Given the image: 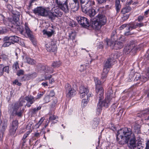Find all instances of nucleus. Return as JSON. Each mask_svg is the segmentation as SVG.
Segmentation results:
<instances>
[{
  "instance_id": "nucleus-40",
  "label": "nucleus",
  "mask_w": 149,
  "mask_h": 149,
  "mask_svg": "<svg viewBox=\"0 0 149 149\" xmlns=\"http://www.w3.org/2000/svg\"><path fill=\"white\" fill-rule=\"evenodd\" d=\"M109 68H106L104 66L102 74L107 75L109 71Z\"/></svg>"
},
{
  "instance_id": "nucleus-14",
  "label": "nucleus",
  "mask_w": 149,
  "mask_h": 149,
  "mask_svg": "<svg viewBox=\"0 0 149 149\" xmlns=\"http://www.w3.org/2000/svg\"><path fill=\"white\" fill-rule=\"evenodd\" d=\"M91 22L92 27L93 29L96 30L100 29L101 27L103 25H102V24H101L95 18L93 19L92 20Z\"/></svg>"
},
{
  "instance_id": "nucleus-25",
  "label": "nucleus",
  "mask_w": 149,
  "mask_h": 149,
  "mask_svg": "<svg viewBox=\"0 0 149 149\" xmlns=\"http://www.w3.org/2000/svg\"><path fill=\"white\" fill-rule=\"evenodd\" d=\"M19 20V19L18 16L17 17L15 16L13 17L12 23L16 26H19L20 25Z\"/></svg>"
},
{
  "instance_id": "nucleus-8",
  "label": "nucleus",
  "mask_w": 149,
  "mask_h": 149,
  "mask_svg": "<svg viewBox=\"0 0 149 149\" xmlns=\"http://www.w3.org/2000/svg\"><path fill=\"white\" fill-rule=\"evenodd\" d=\"M49 9L43 7H38L33 10V12L36 15L42 17H49Z\"/></svg>"
},
{
  "instance_id": "nucleus-18",
  "label": "nucleus",
  "mask_w": 149,
  "mask_h": 149,
  "mask_svg": "<svg viewBox=\"0 0 149 149\" xmlns=\"http://www.w3.org/2000/svg\"><path fill=\"white\" fill-rule=\"evenodd\" d=\"M4 43L3 44V46L4 47H8L12 43L10 36L5 37L3 39Z\"/></svg>"
},
{
  "instance_id": "nucleus-6",
  "label": "nucleus",
  "mask_w": 149,
  "mask_h": 149,
  "mask_svg": "<svg viewBox=\"0 0 149 149\" xmlns=\"http://www.w3.org/2000/svg\"><path fill=\"white\" fill-rule=\"evenodd\" d=\"M90 3L87 5L81 4L82 10L83 12L87 13L90 17L94 16L99 11V8H96L95 9H90L88 8L90 7Z\"/></svg>"
},
{
  "instance_id": "nucleus-34",
  "label": "nucleus",
  "mask_w": 149,
  "mask_h": 149,
  "mask_svg": "<svg viewBox=\"0 0 149 149\" xmlns=\"http://www.w3.org/2000/svg\"><path fill=\"white\" fill-rule=\"evenodd\" d=\"M43 33L44 35L46 34L48 37L51 36L54 33L53 30H51V31H47L46 30H44L43 31Z\"/></svg>"
},
{
  "instance_id": "nucleus-47",
  "label": "nucleus",
  "mask_w": 149,
  "mask_h": 149,
  "mask_svg": "<svg viewBox=\"0 0 149 149\" xmlns=\"http://www.w3.org/2000/svg\"><path fill=\"white\" fill-rule=\"evenodd\" d=\"M103 47V43L102 42H99L97 45V47L98 49H102Z\"/></svg>"
},
{
  "instance_id": "nucleus-13",
  "label": "nucleus",
  "mask_w": 149,
  "mask_h": 149,
  "mask_svg": "<svg viewBox=\"0 0 149 149\" xmlns=\"http://www.w3.org/2000/svg\"><path fill=\"white\" fill-rule=\"evenodd\" d=\"M88 92L89 90L87 87L81 86L80 87L79 89L80 97L81 98H83L86 96V95H87Z\"/></svg>"
},
{
  "instance_id": "nucleus-51",
  "label": "nucleus",
  "mask_w": 149,
  "mask_h": 149,
  "mask_svg": "<svg viewBox=\"0 0 149 149\" xmlns=\"http://www.w3.org/2000/svg\"><path fill=\"white\" fill-rule=\"evenodd\" d=\"M147 80V79L146 77L144 76H142L140 78V80L143 82H145Z\"/></svg>"
},
{
  "instance_id": "nucleus-54",
  "label": "nucleus",
  "mask_w": 149,
  "mask_h": 149,
  "mask_svg": "<svg viewBox=\"0 0 149 149\" xmlns=\"http://www.w3.org/2000/svg\"><path fill=\"white\" fill-rule=\"evenodd\" d=\"M56 103L57 101L56 100L53 101L50 105L51 107L54 108L56 106Z\"/></svg>"
},
{
  "instance_id": "nucleus-58",
  "label": "nucleus",
  "mask_w": 149,
  "mask_h": 149,
  "mask_svg": "<svg viewBox=\"0 0 149 149\" xmlns=\"http://www.w3.org/2000/svg\"><path fill=\"white\" fill-rule=\"evenodd\" d=\"M41 134V132H36L34 134V137H35L38 138L40 137Z\"/></svg>"
},
{
  "instance_id": "nucleus-39",
  "label": "nucleus",
  "mask_w": 149,
  "mask_h": 149,
  "mask_svg": "<svg viewBox=\"0 0 149 149\" xmlns=\"http://www.w3.org/2000/svg\"><path fill=\"white\" fill-rule=\"evenodd\" d=\"M61 65V63L60 62L56 61L53 62L52 65L53 68H55L59 67Z\"/></svg>"
},
{
  "instance_id": "nucleus-1",
  "label": "nucleus",
  "mask_w": 149,
  "mask_h": 149,
  "mask_svg": "<svg viewBox=\"0 0 149 149\" xmlns=\"http://www.w3.org/2000/svg\"><path fill=\"white\" fill-rule=\"evenodd\" d=\"M117 139L119 143L121 145L127 143L130 139L129 147L131 148L136 149L135 136L132 133L130 129L125 127L119 130L118 132Z\"/></svg>"
},
{
  "instance_id": "nucleus-64",
  "label": "nucleus",
  "mask_w": 149,
  "mask_h": 149,
  "mask_svg": "<svg viewBox=\"0 0 149 149\" xmlns=\"http://www.w3.org/2000/svg\"><path fill=\"white\" fill-rule=\"evenodd\" d=\"M3 132H0V140H1L2 139L3 135Z\"/></svg>"
},
{
  "instance_id": "nucleus-53",
  "label": "nucleus",
  "mask_w": 149,
  "mask_h": 149,
  "mask_svg": "<svg viewBox=\"0 0 149 149\" xmlns=\"http://www.w3.org/2000/svg\"><path fill=\"white\" fill-rule=\"evenodd\" d=\"M129 17V14L125 15L122 17V19L123 20H125L128 19Z\"/></svg>"
},
{
  "instance_id": "nucleus-60",
  "label": "nucleus",
  "mask_w": 149,
  "mask_h": 149,
  "mask_svg": "<svg viewBox=\"0 0 149 149\" xmlns=\"http://www.w3.org/2000/svg\"><path fill=\"white\" fill-rule=\"evenodd\" d=\"M13 84H14L17 85L19 86H20L21 85V84L17 80H15L14 81H13Z\"/></svg>"
},
{
  "instance_id": "nucleus-57",
  "label": "nucleus",
  "mask_w": 149,
  "mask_h": 149,
  "mask_svg": "<svg viewBox=\"0 0 149 149\" xmlns=\"http://www.w3.org/2000/svg\"><path fill=\"white\" fill-rule=\"evenodd\" d=\"M48 95H49L50 97H52L54 96L55 95V93L53 91H51L50 92L49 94Z\"/></svg>"
},
{
  "instance_id": "nucleus-22",
  "label": "nucleus",
  "mask_w": 149,
  "mask_h": 149,
  "mask_svg": "<svg viewBox=\"0 0 149 149\" xmlns=\"http://www.w3.org/2000/svg\"><path fill=\"white\" fill-rule=\"evenodd\" d=\"M133 45H127L125 47L124 49V52L127 54L129 53L133 49Z\"/></svg>"
},
{
  "instance_id": "nucleus-28",
  "label": "nucleus",
  "mask_w": 149,
  "mask_h": 149,
  "mask_svg": "<svg viewBox=\"0 0 149 149\" xmlns=\"http://www.w3.org/2000/svg\"><path fill=\"white\" fill-rule=\"evenodd\" d=\"M19 69L18 63L17 61H16L14 63L13 65V70L14 72H16Z\"/></svg>"
},
{
  "instance_id": "nucleus-59",
  "label": "nucleus",
  "mask_w": 149,
  "mask_h": 149,
  "mask_svg": "<svg viewBox=\"0 0 149 149\" xmlns=\"http://www.w3.org/2000/svg\"><path fill=\"white\" fill-rule=\"evenodd\" d=\"M9 67L8 66H6L5 67H3V71L7 72L8 73L9 71Z\"/></svg>"
},
{
  "instance_id": "nucleus-35",
  "label": "nucleus",
  "mask_w": 149,
  "mask_h": 149,
  "mask_svg": "<svg viewBox=\"0 0 149 149\" xmlns=\"http://www.w3.org/2000/svg\"><path fill=\"white\" fill-rule=\"evenodd\" d=\"M52 77V75H50L48 76H47L46 75H45V80H49V83L50 84H52L54 82V80L53 78H52V79H50Z\"/></svg>"
},
{
  "instance_id": "nucleus-3",
  "label": "nucleus",
  "mask_w": 149,
  "mask_h": 149,
  "mask_svg": "<svg viewBox=\"0 0 149 149\" xmlns=\"http://www.w3.org/2000/svg\"><path fill=\"white\" fill-rule=\"evenodd\" d=\"M141 125L138 124L136 123L134 126V133L136 134L137 141L136 149H142L144 147L143 139L142 137L143 134L141 133L140 131Z\"/></svg>"
},
{
  "instance_id": "nucleus-43",
  "label": "nucleus",
  "mask_w": 149,
  "mask_h": 149,
  "mask_svg": "<svg viewBox=\"0 0 149 149\" xmlns=\"http://www.w3.org/2000/svg\"><path fill=\"white\" fill-rule=\"evenodd\" d=\"M16 72H17V75L18 76H19L24 74V71L22 70H18Z\"/></svg>"
},
{
  "instance_id": "nucleus-27",
  "label": "nucleus",
  "mask_w": 149,
  "mask_h": 149,
  "mask_svg": "<svg viewBox=\"0 0 149 149\" xmlns=\"http://www.w3.org/2000/svg\"><path fill=\"white\" fill-rule=\"evenodd\" d=\"M7 127L6 122H1L0 124V132H4Z\"/></svg>"
},
{
  "instance_id": "nucleus-41",
  "label": "nucleus",
  "mask_w": 149,
  "mask_h": 149,
  "mask_svg": "<svg viewBox=\"0 0 149 149\" xmlns=\"http://www.w3.org/2000/svg\"><path fill=\"white\" fill-rule=\"evenodd\" d=\"M32 132V130H30L26 132V133L24 134L23 136L22 140H24Z\"/></svg>"
},
{
  "instance_id": "nucleus-61",
  "label": "nucleus",
  "mask_w": 149,
  "mask_h": 149,
  "mask_svg": "<svg viewBox=\"0 0 149 149\" xmlns=\"http://www.w3.org/2000/svg\"><path fill=\"white\" fill-rule=\"evenodd\" d=\"M44 93V92H42L41 93H38L37 95V98H40L41 97Z\"/></svg>"
},
{
  "instance_id": "nucleus-11",
  "label": "nucleus",
  "mask_w": 149,
  "mask_h": 149,
  "mask_svg": "<svg viewBox=\"0 0 149 149\" xmlns=\"http://www.w3.org/2000/svg\"><path fill=\"white\" fill-rule=\"evenodd\" d=\"M96 96L99 101L101 100L104 98V89L102 87L97 86L95 89Z\"/></svg>"
},
{
  "instance_id": "nucleus-23",
  "label": "nucleus",
  "mask_w": 149,
  "mask_h": 149,
  "mask_svg": "<svg viewBox=\"0 0 149 149\" xmlns=\"http://www.w3.org/2000/svg\"><path fill=\"white\" fill-rule=\"evenodd\" d=\"M79 7V3H74L70 5V8L72 11L75 12L77 10Z\"/></svg>"
},
{
  "instance_id": "nucleus-56",
  "label": "nucleus",
  "mask_w": 149,
  "mask_h": 149,
  "mask_svg": "<svg viewBox=\"0 0 149 149\" xmlns=\"http://www.w3.org/2000/svg\"><path fill=\"white\" fill-rule=\"evenodd\" d=\"M144 16H139L138 17V20L139 22H141L142 21V20L144 18Z\"/></svg>"
},
{
  "instance_id": "nucleus-26",
  "label": "nucleus",
  "mask_w": 149,
  "mask_h": 149,
  "mask_svg": "<svg viewBox=\"0 0 149 149\" xmlns=\"http://www.w3.org/2000/svg\"><path fill=\"white\" fill-rule=\"evenodd\" d=\"M44 71L45 73H47L48 74L52 73L54 72V70L52 68L47 66L45 67Z\"/></svg>"
},
{
  "instance_id": "nucleus-17",
  "label": "nucleus",
  "mask_w": 149,
  "mask_h": 149,
  "mask_svg": "<svg viewBox=\"0 0 149 149\" xmlns=\"http://www.w3.org/2000/svg\"><path fill=\"white\" fill-rule=\"evenodd\" d=\"M102 25H104L106 22V18L105 15L102 14H98L95 18Z\"/></svg>"
},
{
  "instance_id": "nucleus-2",
  "label": "nucleus",
  "mask_w": 149,
  "mask_h": 149,
  "mask_svg": "<svg viewBox=\"0 0 149 149\" xmlns=\"http://www.w3.org/2000/svg\"><path fill=\"white\" fill-rule=\"evenodd\" d=\"M36 100V98H35L31 95L26 97L25 98H22L21 101L19 104L18 103H15L13 107V114L18 116H21L24 110L23 109H21L20 107L23 105V103L25 102V100L27 102L26 106L28 107H29L31 106V104H32Z\"/></svg>"
},
{
  "instance_id": "nucleus-62",
  "label": "nucleus",
  "mask_w": 149,
  "mask_h": 149,
  "mask_svg": "<svg viewBox=\"0 0 149 149\" xmlns=\"http://www.w3.org/2000/svg\"><path fill=\"white\" fill-rule=\"evenodd\" d=\"M7 8L10 11H11L12 10V7L10 4H8L7 6Z\"/></svg>"
},
{
  "instance_id": "nucleus-38",
  "label": "nucleus",
  "mask_w": 149,
  "mask_h": 149,
  "mask_svg": "<svg viewBox=\"0 0 149 149\" xmlns=\"http://www.w3.org/2000/svg\"><path fill=\"white\" fill-rule=\"evenodd\" d=\"M129 26V25H126V24H123L120 27V30H122V29H124V28H125V27H126V26H127V28L126 29H127V30L128 31H127L125 32V34L127 35H129V32H128V31H129V30H130V29L131 28H130V29H128V26Z\"/></svg>"
},
{
  "instance_id": "nucleus-45",
  "label": "nucleus",
  "mask_w": 149,
  "mask_h": 149,
  "mask_svg": "<svg viewBox=\"0 0 149 149\" xmlns=\"http://www.w3.org/2000/svg\"><path fill=\"white\" fill-rule=\"evenodd\" d=\"M50 97L49 96V95H48L46 96L44 98V100L45 103H48L49 102L50 100Z\"/></svg>"
},
{
  "instance_id": "nucleus-63",
  "label": "nucleus",
  "mask_w": 149,
  "mask_h": 149,
  "mask_svg": "<svg viewBox=\"0 0 149 149\" xmlns=\"http://www.w3.org/2000/svg\"><path fill=\"white\" fill-rule=\"evenodd\" d=\"M87 95V100L88 101H89V98L92 96V94L91 93H88V92L87 95Z\"/></svg>"
},
{
  "instance_id": "nucleus-4",
  "label": "nucleus",
  "mask_w": 149,
  "mask_h": 149,
  "mask_svg": "<svg viewBox=\"0 0 149 149\" xmlns=\"http://www.w3.org/2000/svg\"><path fill=\"white\" fill-rule=\"evenodd\" d=\"M62 12L60 11L59 7L54 5L50 11L49 10V17L51 20H54L56 17H61Z\"/></svg>"
},
{
  "instance_id": "nucleus-31",
  "label": "nucleus",
  "mask_w": 149,
  "mask_h": 149,
  "mask_svg": "<svg viewBox=\"0 0 149 149\" xmlns=\"http://www.w3.org/2000/svg\"><path fill=\"white\" fill-rule=\"evenodd\" d=\"M76 36V33L75 31H72L69 34V40H74Z\"/></svg>"
},
{
  "instance_id": "nucleus-36",
  "label": "nucleus",
  "mask_w": 149,
  "mask_h": 149,
  "mask_svg": "<svg viewBox=\"0 0 149 149\" xmlns=\"http://www.w3.org/2000/svg\"><path fill=\"white\" fill-rule=\"evenodd\" d=\"M10 37L13 44L17 42L19 40V38L17 36H10Z\"/></svg>"
},
{
  "instance_id": "nucleus-5",
  "label": "nucleus",
  "mask_w": 149,
  "mask_h": 149,
  "mask_svg": "<svg viewBox=\"0 0 149 149\" xmlns=\"http://www.w3.org/2000/svg\"><path fill=\"white\" fill-rule=\"evenodd\" d=\"M113 39L114 38L112 36L111 40L107 41L105 42L106 43L107 45L114 46V48L115 49H117L121 48L123 46V40H122V38L120 37V39H118L117 41H116L114 42Z\"/></svg>"
},
{
  "instance_id": "nucleus-24",
  "label": "nucleus",
  "mask_w": 149,
  "mask_h": 149,
  "mask_svg": "<svg viewBox=\"0 0 149 149\" xmlns=\"http://www.w3.org/2000/svg\"><path fill=\"white\" fill-rule=\"evenodd\" d=\"M25 60L24 62L29 64L33 65L35 64L36 63V61L35 60L27 56H26Z\"/></svg>"
},
{
  "instance_id": "nucleus-21",
  "label": "nucleus",
  "mask_w": 149,
  "mask_h": 149,
  "mask_svg": "<svg viewBox=\"0 0 149 149\" xmlns=\"http://www.w3.org/2000/svg\"><path fill=\"white\" fill-rule=\"evenodd\" d=\"M114 62V59L111 58L108 59L106 61L104 66L110 68L111 66L113 64Z\"/></svg>"
},
{
  "instance_id": "nucleus-16",
  "label": "nucleus",
  "mask_w": 149,
  "mask_h": 149,
  "mask_svg": "<svg viewBox=\"0 0 149 149\" xmlns=\"http://www.w3.org/2000/svg\"><path fill=\"white\" fill-rule=\"evenodd\" d=\"M18 124V122H13L9 130L10 134L11 135H13L15 134L17 128Z\"/></svg>"
},
{
  "instance_id": "nucleus-20",
  "label": "nucleus",
  "mask_w": 149,
  "mask_h": 149,
  "mask_svg": "<svg viewBox=\"0 0 149 149\" xmlns=\"http://www.w3.org/2000/svg\"><path fill=\"white\" fill-rule=\"evenodd\" d=\"M59 7L60 9H61L65 13H68L69 11V8L68 6V3L66 1L64 2Z\"/></svg>"
},
{
  "instance_id": "nucleus-37",
  "label": "nucleus",
  "mask_w": 149,
  "mask_h": 149,
  "mask_svg": "<svg viewBox=\"0 0 149 149\" xmlns=\"http://www.w3.org/2000/svg\"><path fill=\"white\" fill-rule=\"evenodd\" d=\"M65 1L64 0H55V3H56L58 7H59Z\"/></svg>"
},
{
  "instance_id": "nucleus-7",
  "label": "nucleus",
  "mask_w": 149,
  "mask_h": 149,
  "mask_svg": "<svg viewBox=\"0 0 149 149\" xmlns=\"http://www.w3.org/2000/svg\"><path fill=\"white\" fill-rule=\"evenodd\" d=\"M112 91L111 90L108 91L107 93L106 97L104 100L102 102L99 101L98 105H100L102 107H107L110 104V102L112 97Z\"/></svg>"
},
{
  "instance_id": "nucleus-42",
  "label": "nucleus",
  "mask_w": 149,
  "mask_h": 149,
  "mask_svg": "<svg viewBox=\"0 0 149 149\" xmlns=\"http://www.w3.org/2000/svg\"><path fill=\"white\" fill-rule=\"evenodd\" d=\"M88 101L86 99L83 100L82 101L81 106L83 107H85L87 105Z\"/></svg>"
},
{
  "instance_id": "nucleus-29",
  "label": "nucleus",
  "mask_w": 149,
  "mask_h": 149,
  "mask_svg": "<svg viewBox=\"0 0 149 149\" xmlns=\"http://www.w3.org/2000/svg\"><path fill=\"white\" fill-rule=\"evenodd\" d=\"M143 26V23H136V24H135L133 26H128V29H130V28H131V29H135L137 27H141Z\"/></svg>"
},
{
  "instance_id": "nucleus-10",
  "label": "nucleus",
  "mask_w": 149,
  "mask_h": 149,
  "mask_svg": "<svg viewBox=\"0 0 149 149\" xmlns=\"http://www.w3.org/2000/svg\"><path fill=\"white\" fill-rule=\"evenodd\" d=\"M25 26L26 32V33L25 34H24V31L22 30V29L21 28L22 27L19 26V27L17 28V29H18L19 28V31L21 34L24 35L26 37L29 38L31 37V32L28 26V24L26 23L25 24Z\"/></svg>"
},
{
  "instance_id": "nucleus-52",
  "label": "nucleus",
  "mask_w": 149,
  "mask_h": 149,
  "mask_svg": "<svg viewBox=\"0 0 149 149\" xmlns=\"http://www.w3.org/2000/svg\"><path fill=\"white\" fill-rule=\"evenodd\" d=\"M141 78L139 74H136V77L134 79V81H137L138 80H140Z\"/></svg>"
},
{
  "instance_id": "nucleus-9",
  "label": "nucleus",
  "mask_w": 149,
  "mask_h": 149,
  "mask_svg": "<svg viewBox=\"0 0 149 149\" xmlns=\"http://www.w3.org/2000/svg\"><path fill=\"white\" fill-rule=\"evenodd\" d=\"M47 50L49 52H54L57 50V45L54 42L52 41L46 44Z\"/></svg>"
},
{
  "instance_id": "nucleus-55",
  "label": "nucleus",
  "mask_w": 149,
  "mask_h": 149,
  "mask_svg": "<svg viewBox=\"0 0 149 149\" xmlns=\"http://www.w3.org/2000/svg\"><path fill=\"white\" fill-rule=\"evenodd\" d=\"M3 66L2 64L0 65V75L2 74L3 71Z\"/></svg>"
},
{
  "instance_id": "nucleus-32",
  "label": "nucleus",
  "mask_w": 149,
  "mask_h": 149,
  "mask_svg": "<svg viewBox=\"0 0 149 149\" xmlns=\"http://www.w3.org/2000/svg\"><path fill=\"white\" fill-rule=\"evenodd\" d=\"M131 10V8L129 6H127L123 8L121 10V12L124 14L129 12Z\"/></svg>"
},
{
  "instance_id": "nucleus-33",
  "label": "nucleus",
  "mask_w": 149,
  "mask_h": 149,
  "mask_svg": "<svg viewBox=\"0 0 149 149\" xmlns=\"http://www.w3.org/2000/svg\"><path fill=\"white\" fill-rule=\"evenodd\" d=\"M115 6L117 13L119 12L121 6L120 5V1L119 0H116Z\"/></svg>"
},
{
  "instance_id": "nucleus-15",
  "label": "nucleus",
  "mask_w": 149,
  "mask_h": 149,
  "mask_svg": "<svg viewBox=\"0 0 149 149\" xmlns=\"http://www.w3.org/2000/svg\"><path fill=\"white\" fill-rule=\"evenodd\" d=\"M79 24L84 27H88L89 26V22L88 19L84 17H81L80 19L78 20Z\"/></svg>"
},
{
  "instance_id": "nucleus-50",
  "label": "nucleus",
  "mask_w": 149,
  "mask_h": 149,
  "mask_svg": "<svg viewBox=\"0 0 149 149\" xmlns=\"http://www.w3.org/2000/svg\"><path fill=\"white\" fill-rule=\"evenodd\" d=\"M86 69V66L85 65H81L80 68L79 70L82 72H84Z\"/></svg>"
},
{
  "instance_id": "nucleus-48",
  "label": "nucleus",
  "mask_w": 149,
  "mask_h": 149,
  "mask_svg": "<svg viewBox=\"0 0 149 149\" xmlns=\"http://www.w3.org/2000/svg\"><path fill=\"white\" fill-rule=\"evenodd\" d=\"M107 75L102 74V77L101 80L103 83L106 80Z\"/></svg>"
},
{
  "instance_id": "nucleus-19",
  "label": "nucleus",
  "mask_w": 149,
  "mask_h": 149,
  "mask_svg": "<svg viewBox=\"0 0 149 149\" xmlns=\"http://www.w3.org/2000/svg\"><path fill=\"white\" fill-rule=\"evenodd\" d=\"M147 110L141 113L138 114L137 116L142 118V120H149V113H147Z\"/></svg>"
},
{
  "instance_id": "nucleus-46",
  "label": "nucleus",
  "mask_w": 149,
  "mask_h": 149,
  "mask_svg": "<svg viewBox=\"0 0 149 149\" xmlns=\"http://www.w3.org/2000/svg\"><path fill=\"white\" fill-rule=\"evenodd\" d=\"M89 0H80V1L81 4H84V3H85V5H87V4H88L89 3H90V2L89 1Z\"/></svg>"
},
{
  "instance_id": "nucleus-44",
  "label": "nucleus",
  "mask_w": 149,
  "mask_h": 149,
  "mask_svg": "<svg viewBox=\"0 0 149 149\" xmlns=\"http://www.w3.org/2000/svg\"><path fill=\"white\" fill-rule=\"evenodd\" d=\"M58 117L54 115H51L49 117V119L50 120H57Z\"/></svg>"
},
{
  "instance_id": "nucleus-12",
  "label": "nucleus",
  "mask_w": 149,
  "mask_h": 149,
  "mask_svg": "<svg viewBox=\"0 0 149 149\" xmlns=\"http://www.w3.org/2000/svg\"><path fill=\"white\" fill-rule=\"evenodd\" d=\"M65 88L67 92V97H70L75 94L76 91L69 84H66Z\"/></svg>"
},
{
  "instance_id": "nucleus-49",
  "label": "nucleus",
  "mask_w": 149,
  "mask_h": 149,
  "mask_svg": "<svg viewBox=\"0 0 149 149\" xmlns=\"http://www.w3.org/2000/svg\"><path fill=\"white\" fill-rule=\"evenodd\" d=\"M98 106H99L98 107L97 109V111H96V112H97V113L98 114H99L100 113H101V111H102V109H101V107L102 106H101L100 105H98Z\"/></svg>"
},
{
  "instance_id": "nucleus-30",
  "label": "nucleus",
  "mask_w": 149,
  "mask_h": 149,
  "mask_svg": "<svg viewBox=\"0 0 149 149\" xmlns=\"http://www.w3.org/2000/svg\"><path fill=\"white\" fill-rule=\"evenodd\" d=\"M94 81L96 85V87L97 86L102 87L100 85L103 83L102 80L100 79L99 80L97 78H94Z\"/></svg>"
}]
</instances>
